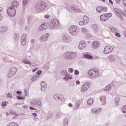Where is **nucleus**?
Returning <instances> with one entry per match:
<instances>
[{
  "instance_id": "f257e3e1",
  "label": "nucleus",
  "mask_w": 126,
  "mask_h": 126,
  "mask_svg": "<svg viewBox=\"0 0 126 126\" xmlns=\"http://www.w3.org/2000/svg\"><path fill=\"white\" fill-rule=\"evenodd\" d=\"M100 74V70L98 69H93L88 71V77L91 79H96L99 77Z\"/></svg>"
},
{
  "instance_id": "f03ea898",
  "label": "nucleus",
  "mask_w": 126,
  "mask_h": 126,
  "mask_svg": "<svg viewBox=\"0 0 126 126\" xmlns=\"http://www.w3.org/2000/svg\"><path fill=\"white\" fill-rule=\"evenodd\" d=\"M47 6H48V4L43 1L37 2L35 4V11L38 13L41 12L45 10Z\"/></svg>"
},
{
  "instance_id": "7ed1b4c3",
  "label": "nucleus",
  "mask_w": 126,
  "mask_h": 126,
  "mask_svg": "<svg viewBox=\"0 0 126 126\" xmlns=\"http://www.w3.org/2000/svg\"><path fill=\"white\" fill-rule=\"evenodd\" d=\"M76 57H77V53L75 52H65L63 55V59L66 60H70L72 61V60H75Z\"/></svg>"
},
{
  "instance_id": "20e7f679",
  "label": "nucleus",
  "mask_w": 126,
  "mask_h": 126,
  "mask_svg": "<svg viewBox=\"0 0 126 126\" xmlns=\"http://www.w3.org/2000/svg\"><path fill=\"white\" fill-rule=\"evenodd\" d=\"M53 98L56 101H58L60 103V104H61V105L64 104V102H65V99L64 98V96H63V95L62 94H54L53 96Z\"/></svg>"
},
{
  "instance_id": "39448f33",
  "label": "nucleus",
  "mask_w": 126,
  "mask_h": 126,
  "mask_svg": "<svg viewBox=\"0 0 126 126\" xmlns=\"http://www.w3.org/2000/svg\"><path fill=\"white\" fill-rule=\"evenodd\" d=\"M69 32L72 36L78 35V27L76 26H71L69 28Z\"/></svg>"
},
{
  "instance_id": "423d86ee",
  "label": "nucleus",
  "mask_w": 126,
  "mask_h": 126,
  "mask_svg": "<svg viewBox=\"0 0 126 126\" xmlns=\"http://www.w3.org/2000/svg\"><path fill=\"white\" fill-rule=\"evenodd\" d=\"M60 25V22L57 19H53L49 23V28L50 30H54Z\"/></svg>"
},
{
  "instance_id": "0eeeda50",
  "label": "nucleus",
  "mask_w": 126,
  "mask_h": 126,
  "mask_svg": "<svg viewBox=\"0 0 126 126\" xmlns=\"http://www.w3.org/2000/svg\"><path fill=\"white\" fill-rule=\"evenodd\" d=\"M7 13L9 16L13 17L16 15V10L13 8H12L11 7H9L7 9Z\"/></svg>"
},
{
  "instance_id": "6e6552de",
  "label": "nucleus",
  "mask_w": 126,
  "mask_h": 126,
  "mask_svg": "<svg viewBox=\"0 0 126 126\" xmlns=\"http://www.w3.org/2000/svg\"><path fill=\"white\" fill-rule=\"evenodd\" d=\"M61 74L62 76H64L63 79L65 80H68V79H71L72 77L70 74L67 73V71L66 70L64 69L61 71Z\"/></svg>"
},
{
  "instance_id": "1a4fd4ad",
  "label": "nucleus",
  "mask_w": 126,
  "mask_h": 126,
  "mask_svg": "<svg viewBox=\"0 0 126 126\" xmlns=\"http://www.w3.org/2000/svg\"><path fill=\"white\" fill-rule=\"evenodd\" d=\"M112 14L111 13H109L107 14H104L101 15L100 16V19L101 20V21H107V20H108V19H109V18H110V17H112Z\"/></svg>"
},
{
  "instance_id": "9d476101",
  "label": "nucleus",
  "mask_w": 126,
  "mask_h": 126,
  "mask_svg": "<svg viewBox=\"0 0 126 126\" xmlns=\"http://www.w3.org/2000/svg\"><path fill=\"white\" fill-rule=\"evenodd\" d=\"M113 51H114V47L113 46L108 45L105 47L103 53L105 55H108V54L112 53Z\"/></svg>"
},
{
  "instance_id": "9b49d317",
  "label": "nucleus",
  "mask_w": 126,
  "mask_h": 126,
  "mask_svg": "<svg viewBox=\"0 0 126 126\" xmlns=\"http://www.w3.org/2000/svg\"><path fill=\"white\" fill-rule=\"evenodd\" d=\"M90 87V82H86L84 83L81 88V92H85V91H87L89 88Z\"/></svg>"
},
{
  "instance_id": "f8f14e48",
  "label": "nucleus",
  "mask_w": 126,
  "mask_h": 126,
  "mask_svg": "<svg viewBox=\"0 0 126 126\" xmlns=\"http://www.w3.org/2000/svg\"><path fill=\"white\" fill-rule=\"evenodd\" d=\"M16 72H17V68L16 67H12L9 70V72L8 74V77L9 78H10V77H12Z\"/></svg>"
},
{
  "instance_id": "ddd939ff",
  "label": "nucleus",
  "mask_w": 126,
  "mask_h": 126,
  "mask_svg": "<svg viewBox=\"0 0 126 126\" xmlns=\"http://www.w3.org/2000/svg\"><path fill=\"white\" fill-rule=\"evenodd\" d=\"M67 10L70 11V12L74 13V12H80V10L79 9L74 7V6L71 5L68 6L67 8Z\"/></svg>"
},
{
  "instance_id": "4468645a",
  "label": "nucleus",
  "mask_w": 126,
  "mask_h": 126,
  "mask_svg": "<svg viewBox=\"0 0 126 126\" xmlns=\"http://www.w3.org/2000/svg\"><path fill=\"white\" fill-rule=\"evenodd\" d=\"M83 21H80L79 24L80 26L86 25L89 22V18L87 16H84Z\"/></svg>"
},
{
  "instance_id": "2eb2a0df",
  "label": "nucleus",
  "mask_w": 126,
  "mask_h": 126,
  "mask_svg": "<svg viewBox=\"0 0 126 126\" xmlns=\"http://www.w3.org/2000/svg\"><path fill=\"white\" fill-rule=\"evenodd\" d=\"M63 41L65 42V43H69L71 42V36L68 34H64L62 36Z\"/></svg>"
},
{
  "instance_id": "dca6fc26",
  "label": "nucleus",
  "mask_w": 126,
  "mask_h": 126,
  "mask_svg": "<svg viewBox=\"0 0 126 126\" xmlns=\"http://www.w3.org/2000/svg\"><path fill=\"white\" fill-rule=\"evenodd\" d=\"M87 46V43L85 41H81L78 46V49L79 50H82V49H85Z\"/></svg>"
},
{
  "instance_id": "f3484780",
  "label": "nucleus",
  "mask_w": 126,
  "mask_h": 126,
  "mask_svg": "<svg viewBox=\"0 0 126 126\" xmlns=\"http://www.w3.org/2000/svg\"><path fill=\"white\" fill-rule=\"evenodd\" d=\"M100 47V42L98 41H94L92 43V48L96 50Z\"/></svg>"
},
{
  "instance_id": "a211bd4d",
  "label": "nucleus",
  "mask_w": 126,
  "mask_h": 126,
  "mask_svg": "<svg viewBox=\"0 0 126 126\" xmlns=\"http://www.w3.org/2000/svg\"><path fill=\"white\" fill-rule=\"evenodd\" d=\"M100 102L102 106H105L107 104V97L105 95H102L100 97Z\"/></svg>"
},
{
  "instance_id": "6ab92c4d",
  "label": "nucleus",
  "mask_w": 126,
  "mask_h": 126,
  "mask_svg": "<svg viewBox=\"0 0 126 126\" xmlns=\"http://www.w3.org/2000/svg\"><path fill=\"white\" fill-rule=\"evenodd\" d=\"M100 112H102V108L101 107H99L98 108H93L92 110V114H94L95 115L99 114V113H100Z\"/></svg>"
},
{
  "instance_id": "aec40b11",
  "label": "nucleus",
  "mask_w": 126,
  "mask_h": 126,
  "mask_svg": "<svg viewBox=\"0 0 126 126\" xmlns=\"http://www.w3.org/2000/svg\"><path fill=\"white\" fill-rule=\"evenodd\" d=\"M49 36H50V34H49V33H46V34L42 35L40 38V42H45V41H47L48 37H49Z\"/></svg>"
},
{
  "instance_id": "412c9836",
  "label": "nucleus",
  "mask_w": 126,
  "mask_h": 126,
  "mask_svg": "<svg viewBox=\"0 0 126 126\" xmlns=\"http://www.w3.org/2000/svg\"><path fill=\"white\" fill-rule=\"evenodd\" d=\"M91 27L93 29L94 33H98V32H100L98 25L93 24L91 26Z\"/></svg>"
},
{
  "instance_id": "4be33fe9",
  "label": "nucleus",
  "mask_w": 126,
  "mask_h": 126,
  "mask_svg": "<svg viewBox=\"0 0 126 126\" xmlns=\"http://www.w3.org/2000/svg\"><path fill=\"white\" fill-rule=\"evenodd\" d=\"M47 87H48V86L47 85V83H46V82H41V91L45 92L46 91V90L47 89Z\"/></svg>"
},
{
  "instance_id": "5701e85b",
  "label": "nucleus",
  "mask_w": 126,
  "mask_h": 126,
  "mask_svg": "<svg viewBox=\"0 0 126 126\" xmlns=\"http://www.w3.org/2000/svg\"><path fill=\"white\" fill-rule=\"evenodd\" d=\"M19 6V3L17 1H14L10 7H12V8H13L14 9L16 10V8L18 7Z\"/></svg>"
},
{
  "instance_id": "b1692460",
  "label": "nucleus",
  "mask_w": 126,
  "mask_h": 126,
  "mask_svg": "<svg viewBox=\"0 0 126 126\" xmlns=\"http://www.w3.org/2000/svg\"><path fill=\"white\" fill-rule=\"evenodd\" d=\"M82 100L79 99L76 100L75 104V108L77 110L80 109V105L82 103Z\"/></svg>"
},
{
  "instance_id": "393cba45",
  "label": "nucleus",
  "mask_w": 126,
  "mask_h": 126,
  "mask_svg": "<svg viewBox=\"0 0 126 126\" xmlns=\"http://www.w3.org/2000/svg\"><path fill=\"white\" fill-rule=\"evenodd\" d=\"M108 60L110 63H115L116 62V56L111 55L108 57Z\"/></svg>"
},
{
  "instance_id": "a878e982",
  "label": "nucleus",
  "mask_w": 126,
  "mask_h": 126,
  "mask_svg": "<svg viewBox=\"0 0 126 126\" xmlns=\"http://www.w3.org/2000/svg\"><path fill=\"white\" fill-rule=\"evenodd\" d=\"M45 29H46V23L42 24L38 28V30H40V31H43Z\"/></svg>"
},
{
  "instance_id": "bb28decb",
  "label": "nucleus",
  "mask_w": 126,
  "mask_h": 126,
  "mask_svg": "<svg viewBox=\"0 0 126 126\" xmlns=\"http://www.w3.org/2000/svg\"><path fill=\"white\" fill-rule=\"evenodd\" d=\"M83 57L85 59H87V60H92L93 59V56L88 54L84 55Z\"/></svg>"
},
{
  "instance_id": "cd10ccee",
  "label": "nucleus",
  "mask_w": 126,
  "mask_h": 126,
  "mask_svg": "<svg viewBox=\"0 0 126 126\" xmlns=\"http://www.w3.org/2000/svg\"><path fill=\"white\" fill-rule=\"evenodd\" d=\"M7 30H8V29L7 28V27H1L0 28V32H2L3 33H5Z\"/></svg>"
},
{
  "instance_id": "c85d7f7f",
  "label": "nucleus",
  "mask_w": 126,
  "mask_h": 126,
  "mask_svg": "<svg viewBox=\"0 0 126 126\" xmlns=\"http://www.w3.org/2000/svg\"><path fill=\"white\" fill-rule=\"evenodd\" d=\"M109 30L110 31H111V32H112V33H117V32H118V29H116L113 27H111L109 28Z\"/></svg>"
},
{
  "instance_id": "c756f323",
  "label": "nucleus",
  "mask_w": 126,
  "mask_h": 126,
  "mask_svg": "<svg viewBox=\"0 0 126 126\" xmlns=\"http://www.w3.org/2000/svg\"><path fill=\"white\" fill-rule=\"evenodd\" d=\"M93 103H94V99L93 98H90L87 101V104L90 106L93 105Z\"/></svg>"
},
{
  "instance_id": "7c9ffc66",
  "label": "nucleus",
  "mask_w": 126,
  "mask_h": 126,
  "mask_svg": "<svg viewBox=\"0 0 126 126\" xmlns=\"http://www.w3.org/2000/svg\"><path fill=\"white\" fill-rule=\"evenodd\" d=\"M3 14V9L0 7V21L2 20V15Z\"/></svg>"
},
{
  "instance_id": "2f4dec72",
  "label": "nucleus",
  "mask_w": 126,
  "mask_h": 126,
  "mask_svg": "<svg viewBox=\"0 0 126 126\" xmlns=\"http://www.w3.org/2000/svg\"><path fill=\"white\" fill-rule=\"evenodd\" d=\"M121 100V98L120 97H116L115 99V103L116 106H119V102H120V100Z\"/></svg>"
},
{
  "instance_id": "473e14b6",
  "label": "nucleus",
  "mask_w": 126,
  "mask_h": 126,
  "mask_svg": "<svg viewBox=\"0 0 126 126\" xmlns=\"http://www.w3.org/2000/svg\"><path fill=\"white\" fill-rule=\"evenodd\" d=\"M63 126H68V119L67 118H65L63 121Z\"/></svg>"
},
{
  "instance_id": "72a5a7b5",
  "label": "nucleus",
  "mask_w": 126,
  "mask_h": 126,
  "mask_svg": "<svg viewBox=\"0 0 126 126\" xmlns=\"http://www.w3.org/2000/svg\"><path fill=\"white\" fill-rule=\"evenodd\" d=\"M28 0H24L23 3V7L24 8H26L27 7V4L28 3Z\"/></svg>"
},
{
  "instance_id": "f704fd0d",
  "label": "nucleus",
  "mask_w": 126,
  "mask_h": 126,
  "mask_svg": "<svg viewBox=\"0 0 126 126\" xmlns=\"http://www.w3.org/2000/svg\"><path fill=\"white\" fill-rule=\"evenodd\" d=\"M37 100H32V102H31V105L32 107H36V105H37Z\"/></svg>"
},
{
  "instance_id": "c9c22d12",
  "label": "nucleus",
  "mask_w": 126,
  "mask_h": 126,
  "mask_svg": "<svg viewBox=\"0 0 126 126\" xmlns=\"http://www.w3.org/2000/svg\"><path fill=\"white\" fill-rule=\"evenodd\" d=\"M81 32H82L83 34H87L88 31L86 28H82L81 29Z\"/></svg>"
},
{
  "instance_id": "e433bc0d",
  "label": "nucleus",
  "mask_w": 126,
  "mask_h": 126,
  "mask_svg": "<svg viewBox=\"0 0 126 126\" xmlns=\"http://www.w3.org/2000/svg\"><path fill=\"white\" fill-rule=\"evenodd\" d=\"M38 79V75H34L32 77L31 81L32 82H35Z\"/></svg>"
},
{
  "instance_id": "4c0bfd02",
  "label": "nucleus",
  "mask_w": 126,
  "mask_h": 126,
  "mask_svg": "<svg viewBox=\"0 0 126 126\" xmlns=\"http://www.w3.org/2000/svg\"><path fill=\"white\" fill-rule=\"evenodd\" d=\"M13 39L15 41H17V40H18V39H19V34L18 33H15V34H14Z\"/></svg>"
},
{
  "instance_id": "58836bf2",
  "label": "nucleus",
  "mask_w": 126,
  "mask_h": 126,
  "mask_svg": "<svg viewBox=\"0 0 126 126\" xmlns=\"http://www.w3.org/2000/svg\"><path fill=\"white\" fill-rule=\"evenodd\" d=\"M36 103L37 104L35 107H37V108H41V106L42 105V102L40 101V100L37 101Z\"/></svg>"
},
{
  "instance_id": "ea45409f",
  "label": "nucleus",
  "mask_w": 126,
  "mask_h": 126,
  "mask_svg": "<svg viewBox=\"0 0 126 126\" xmlns=\"http://www.w3.org/2000/svg\"><path fill=\"white\" fill-rule=\"evenodd\" d=\"M96 10L98 13H101L102 11V6H98L96 8Z\"/></svg>"
},
{
  "instance_id": "a19ab883",
  "label": "nucleus",
  "mask_w": 126,
  "mask_h": 126,
  "mask_svg": "<svg viewBox=\"0 0 126 126\" xmlns=\"http://www.w3.org/2000/svg\"><path fill=\"white\" fill-rule=\"evenodd\" d=\"M33 22V17L30 16L28 17V23L29 24H31V23Z\"/></svg>"
},
{
  "instance_id": "79ce46f5",
  "label": "nucleus",
  "mask_w": 126,
  "mask_h": 126,
  "mask_svg": "<svg viewBox=\"0 0 126 126\" xmlns=\"http://www.w3.org/2000/svg\"><path fill=\"white\" fill-rule=\"evenodd\" d=\"M107 10H108V8H107V7H102L101 13H104V12H106Z\"/></svg>"
},
{
  "instance_id": "37998d69",
  "label": "nucleus",
  "mask_w": 126,
  "mask_h": 126,
  "mask_svg": "<svg viewBox=\"0 0 126 126\" xmlns=\"http://www.w3.org/2000/svg\"><path fill=\"white\" fill-rule=\"evenodd\" d=\"M57 9L58 11H61L62 9H63V5L57 6Z\"/></svg>"
},
{
  "instance_id": "c03bdc74",
  "label": "nucleus",
  "mask_w": 126,
  "mask_h": 126,
  "mask_svg": "<svg viewBox=\"0 0 126 126\" xmlns=\"http://www.w3.org/2000/svg\"><path fill=\"white\" fill-rule=\"evenodd\" d=\"M23 63L26 64H31V62L28 60H23Z\"/></svg>"
},
{
  "instance_id": "a18cd8bd",
  "label": "nucleus",
  "mask_w": 126,
  "mask_h": 126,
  "mask_svg": "<svg viewBox=\"0 0 126 126\" xmlns=\"http://www.w3.org/2000/svg\"><path fill=\"white\" fill-rule=\"evenodd\" d=\"M27 37V34L24 33L21 38V40H26V37Z\"/></svg>"
},
{
  "instance_id": "49530a36",
  "label": "nucleus",
  "mask_w": 126,
  "mask_h": 126,
  "mask_svg": "<svg viewBox=\"0 0 126 126\" xmlns=\"http://www.w3.org/2000/svg\"><path fill=\"white\" fill-rule=\"evenodd\" d=\"M22 45L23 46H25L26 45V39H21Z\"/></svg>"
},
{
  "instance_id": "de8ad7c7",
  "label": "nucleus",
  "mask_w": 126,
  "mask_h": 126,
  "mask_svg": "<svg viewBox=\"0 0 126 126\" xmlns=\"http://www.w3.org/2000/svg\"><path fill=\"white\" fill-rule=\"evenodd\" d=\"M105 91H110L111 90V85H108L106 87V89H104Z\"/></svg>"
},
{
  "instance_id": "09e8293b",
  "label": "nucleus",
  "mask_w": 126,
  "mask_h": 126,
  "mask_svg": "<svg viewBox=\"0 0 126 126\" xmlns=\"http://www.w3.org/2000/svg\"><path fill=\"white\" fill-rule=\"evenodd\" d=\"M7 96L9 99H12V94H11L8 93Z\"/></svg>"
},
{
  "instance_id": "8fccbe9b",
  "label": "nucleus",
  "mask_w": 126,
  "mask_h": 126,
  "mask_svg": "<svg viewBox=\"0 0 126 126\" xmlns=\"http://www.w3.org/2000/svg\"><path fill=\"white\" fill-rule=\"evenodd\" d=\"M114 11L115 13V14H117L118 13H119L120 11V10L118 9L117 8H114Z\"/></svg>"
},
{
  "instance_id": "3c124183",
  "label": "nucleus",
  "mask_w": 126,
  "mask_h": 126,
  "mask_svg": "<svg viewBox=\"0 0 126 126\" xmlns=\"http://www.w3.org/2000/svg\"><path fill=\"white\" fill-rule=\"evenodd\" d=\"M116 15L119 17V18H122V15H121V11H120L119 12H118L116 14Z\"/></svg>"
},
{
  "instance_id": "603ef678",
  "label": "nucleus",
  "mask_w": 126,
  "mask_h": 126,
  "mask_svg": "<svg viewBox=\"0 0 126 126\" xmlns=\"http://www.w3.org/2000/svg\"><path fill=\"white\" fill-rule=\"evenodd\" d=\"M79 74V71H78V70H75L74 71V75H78Z\"/></svg>"
},
{
  "instance_id": "864d4df0",
  "label": "nucleus",
  "mask_w": 126,
  "mask_h": 126,
  "mask_svg": "<svg viewBox=\"0 0 126 126\" xmlns=\"http://www.w3.org/2000/svg\"><path fill=\"white\" fill-rule=\"evenodd\" d=\"M114 34H115V35L117 36V37H118V38L121 37V34H120V33L116 32L114 33Z\"/></svg>"
},
{
  "instance_id": "5fc2aeb1",
  "label": "nucleus",
  "mask_w": 126,
  "mask_h": 126,
  "mask_svg": "<svg viewBox=\"0 0 126 126\" xmlns=\"http://www.w3.org/2000/svg\"><path fill=\"white\" fill-rule=\"evenodd\" d=\"M42 74V71L41 70H38L37 71V76L41 75Z\"/></svg>"
},
{
  "instance_id": "6e6d98bb",
  "label": "nucleus",
  "mask_w": 126,
  "mask_h": 126,
  "mask_svg": "<svg viewBox=\"0 0 126 126\" xmlns=\"http://www.w3.org/2000/svg\"><path fill=\"white\" fill-rule=\"evenodd\" d=\"M69 72L72 73V72H73V69L71 68H69L68 69Z\"/></svg>"
},
{
  "instance_id": "4d7b16f0",
  "label": "nucleus",
  "mask_w": 126,
  "mask_h": 126,
  "mask_svg": "<svg viewBox=\"0 0 126 126\" xmlns=\"http://www.w3.org/2000/svg\"><path fill=\"white\" fill-rule=\"evenodd\" d=\"M30 109L31 110H32V111H36V110H37V109L34 108V107H32V106L30 107Z\"/></svg>"
},
{
  "instance_id": "13d9d810",
  "label": "nucleus",
  "mask_w": 126,
  "mask_h": 126,
  "mask_svg": "<svg viewBox=\"0 0 126 126\" xmlns=\"http://www.w3.org/2000/svg\"><path fill=\"white\" fill-rule=\"evenodd\" d=\"M17 98L19 99V100H23V99H24V97H21L20 96H18Z\"/></svg>"
},
{
  "instance_id": "bf43d9fd",
  "label": "nucleus",
  "mask_w": 126,
  "mask_h": 126,
  "mask_svg": "<svg viewBox=\"0 0 126 126\" xmlns=\"http://www.w3.org/2000/svg\"><path fill=\"white\" fill-rule=\"evenodd\" d=\"M92 36V34H91V33H89L88 34H87V37H88V38H90V37Z\"/></svg>"
},
{
  "instance_id": "052dcab7",
  "label": "nucleus",
  "mask_w": 126,
  "mask_h": 126,
  "mask_svg": "<svg viewBox=\"0 0 126 126\" xmlns=\"http://www.w3.org/2000/svg\"><path fill=\"white\" fill-rule=\"evenodd\" d=\"M13 122H11L8 123L6 126H12Z\"/></svg>"
},
{
  "instance_id": "680f3d73",
  "label": "nucleus",
  "mask_w": 126,
  "mask_h": 126,
  "mask_svg": "<svg viewBox=\"0 0 126 126\" xmlns=\"http://www.w3.org/2000/svg\"><path fill=\"white\" fill-rule=\"evenodd\" d=\"M109 2L110 4H112V5L114 4V2H113V0H109Z\"/></svg>"
},
{
  "instance_id": "e2e57ef3",
  "label": "nucleus",
  "mask_w": 126,
  "mask_h": 126,
  "mask_svg": "<svg viewBox=\"0 0 126 126\" xmlns=\"http://www.w3.org/2000/svg\"><path fill=\"white\" fill-rule=\"evenodd\" d=\"M76 84H77V85H79V84H80V81L79 80H77L76 81Z\"/></svg>"
},
{
  "instance_id": "0e129e2a",
  "label": "nucleus",
  "mask_w": 126,
  "mask_h": 126,
  "mask_svg": "<svg viewBox=\"0 0 126 126\" xmlns=\"http://www.w3.org/2000/svg\"><path fill=\"white\" fill-rule=\"evenodd\" d=\"M18 126V124L15 122H13V126Z\"/></svg>"
},
{
  "instance_id": "69168bd1",
  "label": "nucleus",
  "mask_w": 126,
  "mask_h": 126,
  "mask_svg": "<svg viewBox=\"0 0 126 126\" xmlns=\"http://www.w3.org/2000/svg\"><path fill=\"white\" fill-rule=\"evenodd\" d=\"M115 1L117 4H119L121 2V0H115Z\"/></svg>"
},
{
  "instance_id": "338daca9",
  "label": "nucleus",
  "mask_w": 126,
  "mask_h": 126,
  "mask_svg": "<svg viewBox=\"0 0 126 126\" xmlns=\"http://www.w3.org/2000/svg\"><path fill=\"white\" fill-rule=\"evenodd\" d=\"M31 43H32V44H34V43H35V40L34 39H32L31 40Z\"/></svg>"
},
{
  "instance_id": "774afa93",
  "label": "nucleus",
  "mask_w": 126,
  "mask_h": 126,
  "mask_svg": "<svg viewBox=\"0 0 126 126\" xmlns=\"http://www.w3.org/2000/svg\"><path fill=\"white\" fill-rule=\"evenodd\" d=\"M122 110H126V105L122 107Z\"/></svg>"
}]
</instances>
